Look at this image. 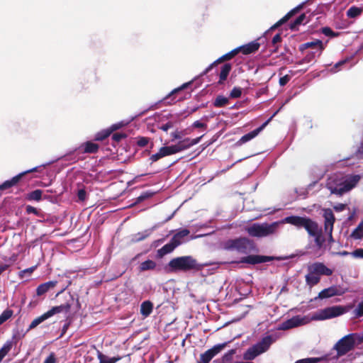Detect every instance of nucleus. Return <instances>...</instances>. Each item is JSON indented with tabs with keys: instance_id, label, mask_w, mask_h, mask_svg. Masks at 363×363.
<instances>
[{
	"instance_id": "obj_1",
	"label": "nucleus",
	"mask_w": 363,
	"mask_h": 363,
	"mask_svg": "<svg viewBox=\"0 0 363 363\" xmlns=\"http://www.w3.org/2000/svg\"><path fill=\"white\" fill-rule=\"evenodd\" d=\"M284 223H289L298 228H303L308 235L314 238L315 246L318 249L323 247L325 240L323 236L322 228L315 221L308 217L291 216L272 223H255L247 227L245 230L251 237L264 238L275 234L279 225Z\"/></svg>"
},
{
	"instance_id": "obj_2",
	"label": "nucleus",
	"mask_w": 363,
	"mask_h": 363,
	"mask_svg": "<svg viewBox=\"0 0 363 363\" xmlns=\"http://www.w3.org/2000/svg\"><path fill=\"white\" fill-rule=\"evenodd\" d=\"M360 179L359 174L344 177L341 174H334L328 178L326 187L331 194L342 196L352 189Z\"/></svg>"
},
{
	"instance_id": "obj_3",
	"label": "nucleus",
	"mask_w": 363,
	"mask_h": 363,
	"mask_svg": "<svg viewBox=\"0 0 363 363\" xmlns=\"http://www.w3.org/2000/svg\"><path fill=\"white\" fill-rule=\"evenodd\" d=\"M203 264L191 255L177 257L172 259L165 267L168 273L190 272L200 271Z\"/></svg>"
},
{
	"instance_id": "obj_4",
	"label": "nucleus",
	"mask_w": 363,
	"mask_h": 363,
	"mask_svg": "<svg viewBox=\"0 0 363 363\" xmlns=\"http://www.w3.org/2000/svg\"><path fill=\"white\" fill-rule=\"evenodd\" d=\"M223 248L227 251H236L243 255H249L257 251L255 242L247 238L227 240L223 242Z\"/></svg>"
},
{
	"instance_id": "obj_5",
	"label": "nucleus",
	"mask_w": 363,
	"mask_h": 363,
	"mask_svg": "<svg viewBox=\"0 0 363 363\" xmlns=\"http://www.w3.org/2000/svg\"><path fill=\"white\" fill-rule=\"evenodd\" d=\"M274 339L272 335L264 337L259 342L250 347L243 354V359L246 361H252L258 355L269 350Z\"/></svg>"
},
{
	"instance_id": "obj_6",
	"label": "nucleus",
	"mask_w": 363,
	"mask_h": 363,
	"mask_svg": "<svg viewBox=\"0 0 363 363\" xmlns=\"http://www.w3.org/2000/svg\"><path fill=\"white\" fill-rule=\"evenodd\" d=\"M357 333H350L342 337L334 346L337 354L342 356L352 350L357 342Z\"/></svg>"
},
{
	"instance_id": "obj_7",
	"label": "nucleus",
	"mask_w": 363,
	"mask_h": 363,
	"mask_svg": "<svg viewBox=\"0 0 363 363\" xmlns=\"http://www.w3.org/2000/svg\"><path fill=\"white\" fill-rule=\"evenodd\" d=\"M346 312L342 306H333L325 308L315 312L312 317L315 320H324L333 318L344 314Z\"/></svg>"
},
{
	"instance_id": "obj_8",
	"label": "nucleus",
	"mask_w": 363,
	"mask_h": 363,
	"mask_svg": "<svg viewBox=\"0 0 363 363\" xmlns=\"http://www.w3.org/2000/svg\"><path fill=\"white\" fill-rule=\"evenodd\" d=\"M228 342L215 345L211 348L201 354L198 363H209L211 359L220 352L228 345Z\"/></svg>"
},
{
	"instance_id": "obj_9",
	"label": "nucleus",
	"mask_w": 363,
	"mask_h": 363,
	"mask_svg": "<svg viewBox=\"0 0 363 363\" xmlns=\"http://www.w3.org/2000/svg\"><path fill=\"white\" fill-rule=\"evenodd\" d=\"M324 228L326 233L328 234L329 242H333L334 240L333 238V225L335 220V216L333 211L330 208L325 209L323 211Z\"/></svg>"
},
{
	"instance_id": "obj_10",
	"label": "nucleus",
	"mask_w": 363,
	"mask_h": 363,
	"mask_svg": "<svg viewBox=\"0 0 363 363\" xmlns=\"http://www.w3.org/2000/svg\"><path fill=\"white\" fill-rule=\"evenodd\" d=\"M201 137L190 139L189 138L180 140L176 145H170L171 150L173 154L182 152L189 147L198 144L201 140Z\"/></svg>"
},
{
	"instance_id": "obj_11",
	"label": "nucleus",
	"mask_w": 363,
	"mask_h": 363,
	"mask_svg": "<svg viewBox=\"0 0 363 363\" xmlns=\"http://www.w3.org/2000/svg\"><path fill=\"white\" fill-rule=\"evenodd\" d=\"M306 318L300 315H295L284 321L277 327L278 330H286L306 324Z\"/></svg>"
},
{
	"instance_id": "obj_12",
	"label": "nucleus",
	"mask_w": 363,
	"mask_h": 363,
	"mask_svg": "<svg viewBox=\"0 0 363 363\" xmlns=\"http://www.w3.org/2000/svg\"><path fill=\"white\" fill-rule=\"evenodd\" d=\"M38 167H35L30 169L26 170L13 177L11 179L4 181L2 184H0V191H4L6 189L14 186L19 182V181L23 176L28 173L36 172Z\"/></svg>"
},
{
	"instance_id": "obj_13",
	"label": "nucleus",
	"mask_w": 363,
	"mask_h": 363,
	"mask_svg": "<svg viewBox=\"0 0 363 363\" xmlns=\"http://www.w3.org/2000/svg\"><path fill=\"white\" fill-rule=\"evenodd\" d=\"M279 110L277 111L271 118H269L264 123H263L259 127L242 136L241 138L238 140V144L242 145L255 138L265 128V126L268 124L271 119L279 112Z\"/></svg>"
},
{
	"instance_id": "obj_14",
	"label": "nucleus",
	"mask_w": 363,
	"mask_h": 363,
	"mask_svg": "<svg viewBox=\"0 0 363 363\" xmlns=\"http://www.w3.org/2000/svg\"><path fill=\"white\" fill-rule=\"evenodd\" d=\"M273 259L272 257L259 255H249L246 257H242L240 259L241 263H246L250 264H257L270 262Z\"/></svg>"
},
{
	"instance_id": "obj_15",
	"label": "nucleus",
	"mask_w": 363,
	"mask_h": 363,
	"mask_svg": "<svg viewBox=\"0 0 363 363\" xmlns=\"http://www.w3.org/2000/svg\"><path fill=\"white\" fill-rule=\"evenodd\" d=\"M308 270L309 272L313 273L319 277L320 275L330 276L333 274V271L321 262H315L308 266Z\"/></svg>"
},
{
	"instance_id": "obj_16",
	"label": "nucleus",
	"mask_w": 363,
	"mask_h": 363,
	"mask_svg": "<svg viewBox=\"0 0 363 363\" xmlns=\"http://www.w3.org/2000/svg\"><path fill=\"white\" fill-rule=\"evenodd\" d=\"M240 49H238V47L232 50L231 51L228 52V53L223 55L220 57H219L218 60L214 61L213 63H211L210 65H208L201 73V75H205L207 73H208L213 67L218 63L221 62L225 60H229L234 57L236 55H238L240 52Z\"/></svg>"
},
{
	"instance_id": "obj_17",
	"label": "nucleus",
	"mask_w": 363,
	"mask_h": 363,
	"mask_svg": "<svg viewBox=\"0 0 363 363\" xmlns=\"http://www.w3.org/2000/svg\"><path fill=\"white\" fill-rule=\"evenodd\" d=\"M113 124L108 126L107 128L102 129L95 133L94 140L96 142H104L109 137L113 140Z\"/></svg>"
},
{
	"instance_id": "obj_18",
	"label": "nucleus",
	"mask_w": 363,
	"mask_h": 363,
	"mask_svg": "<svg viewBox=\"0 0 363 363\" xmlns=\"http://www.w3.org/2000/svg\"><path fill=\"white\" fill-rule=\"evenodd\" d=\"M99 145L93 141H86L82 143L79 147V150L82 153L86 154H94L99 151Z\"/></svg>"
},
{
	"instance_id": "obj_19",
	"label": "nucleus",
	"mask_w": 363,
	"mask_h": 363,
	"mask_svg": "<svg viewBox=\"0 0 363 363\" xmlns=\"http://www.w3.org/2000/svg\"><path fill=\"white\" fill-rule=\"evenodd\" d=\"M337 295H340L338 289L336 286H330L327 289H324L320 292H319L318 296L314 298V301L318 299H325Z\"/></svg>"
},
{
	"instance_id": "obj_20",
	"label": "nucleus",
	"mask_w": 363,
	"mask_h": 363,
	"mask_svg": "<svg viewBox=\"0 0 363 363\" xmlns=\"http://www.w3.org/2000/svg\"><path fill=\"white\" fill-rule=\"evenodd\" d=\"M324 49L311 50L306 56L301 60L296 62L298 65H301L306 63H310L315 60V57H319Z\"/></svg>"
},
{
	"instance_id": "obj_21",
	"label": "nucleus",
	"mask_w": 363,
	"mask_h": 363,
	"mask_svg": "<svg viewBox=\"0 0 363 363\" xmlns=\"http://www.w3.org/2000/svg\"><path fill=\"white\" fill-rule=\"evenodd\" d=\"M57 283V281L52 280L40 284L36 289L37 296H40L44 295L50 289H53Z\"/></svg>"
},
{
	"instance_id": "obj_22",
	"label": "nucleus",
	"mask_w": 363,
	"mask_h": 363,
	"mask_svg": "<svg viewBox=\"0 0 363 363\" xmlns=\"http://www.w3.org/2000/svg\"><path fill=\"white\" fill-rule=\"evenodd\" d=\"M178 245L171 239L168 243L157 251V257L162 258L164 255L171 253Z\"/></svg>"
},
{
	"instance_id": "obj_23",
	"label": "nucleus",
	"mask_w": 363,
	"mask_h": 363,
	"mask_svg": "<svg viewBox=\"0 0 363 363\" xmlns=\"http://www.w3.org/2000/svg\"><path fill=\"white\" fill-rule=\"evenodd\" d=\"M71 308V305L69 303H65L64 304H61L60 306H56L52 307L49 311H47V313L49 318L53 316L55 314L65 313H67Z\"/></svg>"
},
{
	"instance_id": "obj_24",
	"label": "nucleus",
	"mask_w": 363,
	"mask_h": 363,
	"mask_svg": "<svg viewBox=\"0 0 363 363\" xmlns=\"http://www.w3.org/2000/svg\"><path fill=\"white\" fill-rule=\"evenodd\" d=\"M171 155H173V153L171 150L170 147L169 146H164V147H162L157 153L152 155L151 157H150V160L152 162H155L164 157Z\"/></svg>"
},
{
	"instance_id": "obj_25",
	"label": "nucleus",
	"mask_w": 363,
	"mask_h": 363,
	"mask_svg": "<svg viewBox=\"0 0 363 363\" xmlns=\"http://www.w3.org/2000/svg\"><path fill=\"white\" fill-rule=\"evenodd\" d=\"M311 48V50L325 49V46L320 40H315L311 42L303 43L299 46V50L303 52L305 50Z\"/></svg>"
},
{
	"instance_id": "obj_26",
	"label": "nucleus",
	"mask_w": 363,
	"mask_h": 363,
	"mask_svg": "<svg viewBox=\"0 0 363 363\" xmlns=\"http://www.w3.org/2000/svg\"><path fill=\"white\" fill-rule=\"evenodd\" d=\"M259 46L260 45L259 43L252 41L246 45L238 47V49H240V51L242 52L244 55H249L258 50Z\"/></svg>"
},
{
	"instance_id": "obj_27",
	"label": "nucleus",
	"mask_w": 363,
	"mask_h": 363,
	"mask_svg": "<svg viewBox=\"0 0 363 363\" xmlns=\"http://www.w3.org/2000/svg\"><path fill=\"white\" fill-rule=\"evenodd\" d=\"M153 304L150 301H145L140 305V314L143 318L148 317L152 312Z\"/></svg>"
},
{
	"instance_id": "obj_28",
	"label": "nucleus",
	"mask_w": 363,
	"mask_h": 363,
	"mask_svg": "<svg viewBox=\"0 0 363 363\" xmlns=\"http://www.w3.org/2000/svg\"><path fill=\"white\" fill-rule=\"evenodd\" d=\"M189 233L190 231L188 229H182L175 233L171 239L179 246L183 242L184 238Z\"/></svg>"
},
{
	"instance_id": "obj_29",
	"label": "nucleus",
	"mask_w": 363,
	"mask_h": 363,
	"mask_svg": "<svg viewBox=\"0 0 363 363\" xmlns=\"http://www.w3.org/2000/svg\"><path fill=\"white\" fill-rule=\"evenodd\" d=\"M231 69L232 65L230 63H225L221 67V70L219 74V84H222L223 82L227 79Z\"/></svg>"
},
{
	"instance_id": "obj_30",
	"label": "nucleus",
	"mask_w": 363,
	"mask_h": 363,
	"mask_svg": "<svg viewBox=\"0 0 363 363\" xmlns=\"http://www.w3.org/2000/svg\"><path fill=\"white\" fill-rule=\"evenodd\" d=\"M306 18L307 16L305 13L301 14L293 22L290 23V29L291 30H296L298 26L308 23V21H306Z\"/></svg>"
},
{
	"instance_id": "obj_31",
	"label": "nucleus",
	"mask_w": 363,
	"mask_h": 363,
	"mask_svg": "<svg viewBox=\"0 0 363 363\" xmlns=\"http://www.w3.org/2000/svg\"><path fill=\"white\" fill-rule=\"evenodd\" d=\"M350 238L354 240H361L363 238V221L360 222L350 234Z\"/></svg>"
},
{
	"instance_id": "obj_32",
	"label": "nucleus",
	"mask_w": 363,
	"mask_h": 363,
	"mask_svg": "<svg viewBox=\"0 0 363 363\" xmlns=\"http://www.w3.org/2000/svg\"><path fill=\"white\" fill-rule=\"evenodd\" d=\"M305 278L306 284L311 287L318 284L320 279L319 276L311 272L306 274Z\"/></svg>"
},
{
	"instance_id": "obj_33",
	"label": "nucleus",
	"mask_w": 363,
	"mask_h": 363,
	"mask_svg": "<svg viewBox=\"0 0 363 363\" xmlns=\"http://www.w3.org/2000/svg\"><path fill=\"white\" fill-rule=\"evenodd\" d=\"M152 233V230L147 229L132 235V241L139 242L147 238Z\"/></svg>"
},
{
	"instance_id": "obj_34",
	"label": "nucleus",
	"mask_w": 363,
	"mask_h": 363,
	"mask_svg": "<svg viewBox=\"0 0 363 363\" xmlns=\"http://www.w3.org/2000/svg\"><path fill=\"white\" fill-rule=\"evenodd\" d=\"M152 233V230L147 229L132 235V241L139 242L147 238Z\"/></svg>"
},
{
	"instance_id": "obj_35",
	"label": "nucleus",
	"mask_w": 363,
	"mask_h": 363,
	"mask_svg": "<svg viewBox=\"0 0 363 363\" xmlns=\"http://www.w3.org/2000/svg\"><path fill=\"white\" fill-rule=\"evenodd\" d=\"M48 318H49L47 312H45L43 315L35 318L30 324L28 330H30L35 328L38 325H40V323H42L43 321L46 320Z\"/></svg>"
},
{
	"instance_id": "obj_36",
	"label": "nucleus",
	"mask_w": 363,
	"mask_h": 363,
	"mask_svg": "<svg viewBox=\"0 0 363 363\" xmlns=\"http://www.w3.org/2000/svg\"><path fill=\"white\" fill-rule=\"evenodd\" d=\"M362 11V8L356 6H352L347 11V16L348 18H354L360 16Z\"/></svg>"
},
{
	"instance_id": "obj_37",
	"label": "nucleus",
	"mask_w": 363,
	"mask_h": 363,
	"mask_svg": "<svg viewBox=\"0 0 363 363\" xmlns=\"http://www.w3.org/2000/svg\"><path fill=\"white\" fill-rule=\"evenodd\" d=\"M156 267V263L151 260L147 259L145 262H143L140 265V269L141 271H146V270H150L154 269Z\"/></svg>"
},
{
	"instance_id": "obj_38",
	"label": "nucleus",
	"mask_w": 363,
	"mask_h": 363,
	"mask_svg": "<svg viewBox=\"0 0 363 363\" xmlns=\"http://www.w3.org/2000/svg\"><path fill=\"white\" fill-rule=\"evenodd\" d=\"M192 82H186V83H184L182 86H180L178 88H176L174 89H173L169 94H167L163 99V101H167L169 99H170V97L178 93L179 91H182V90H184V89L187 88L190 84H191Z\"/></svg>"
},
{
	"instance_id": "obj_39",
	"label": "nucleus",
	"mask_w": 363,
	"mask_h": 363,
	"mask_svg": "<svg viewBox=\"0 0 363 363\" xmlns=\"http://www.w3.org/2000/svg\"><path fill=\"white\" fill-rule=\"evenodd\" d=\"M229 100L227 97H225L222 95L218 96L215 101H213V106L216 107H223L228 104Z\"/></svg>"
},
{
	"instance_id": "obj_40",
	"label": "nucleus",
	"mask_w": 363,
	"mask_h": 363,
	"mask_svg": "<svg viewBox=\"0 0 363 363\" xmlns=\"http://www.w3.org/2000/svg\"><path fill=\"white\" fill-rule=\"evenodd\" d=\"M42 194H43L42 190H40V189H35V190H34V191H31L30 193L28 194V199L29 200H33V201H39L41 200Z\"/></svg>"
},
{
	"instance_id": "obj_41",
	"label": "nucleus",
	"mask_w": 363,
	"mask_h": 363,
	"mask_svg": "<svg viewBox=\"0 0 363 363\" xmlns=\"http://www.w3.org/2000/svg\"><path fill=\"white\" fill-rule=\"evenodd\" d=\"M13 313V311L11 309L4 311L0 315V325L9 320L12 316Z\"/></svg>"
},
{
	"instance_id": "obj_42",
	"label": "nucleus",
	"mask_w": 363,
	"mask_h": 363,
	"mask_svg": "<svg viewBox=\"0 0 363 363\" xmlns=\"http://www.w3.org/2000/svg\"><path fill=\"white\" fill-rule=\"evenodd\" d=\"M134 117H131L130 118L123 120L120 122L115 123V131H117L121 128L128 125L130 122H132L134 120Z\"/></svg>"
},
{
	"instance_id": "obj_43",
	"label": "nucleus",
	"mask_w": 363,
	"mask_h": 363,
	"mask_svg": "<svg viewBox=\"0 0 363 363\" xmlns=\"http://www.w3.org/2000/svg\"><path fill=\"white\" fill-rule=\"evenodd\" d=\"M128 136V133L125 131L117 132L115 131V143H119L123 140H125Z\"/></svg>"
},
{
	"instance_id": "obj_44",
	"label": "nucleus",
	"mask_w": 363,
	"mask_h": 363,
	"mask_svg": "<svg viewBox=\"0 0 363 363\" xmlns=\"http://www.w3.org/2000/svg\"><path fill=\"white\" fill-rule=\"evenodd\" d=\"M235 352H236V350L232 349V350H230L226 353H225L222 357L223 362H230L233 359V357L235 354Z\"/></svg>"
},
{
	"instance_id": "obj_45",
	"label": "nucleus",
	"mask_w": 363,
	"mask_h": 363,
	"mask_svg": "<svg viewBox=\"0 0 363 363\" xmlns=\"http://www.w3.org/2000/svg\"><path fill=\"white\" fill-rule=\"evenodd\" d=\"M13 346V342L11 340H8L1 348L0 352L3 353V354L6 355L11 350Z\"/></svg>"
},
{
	"instance_id": "obj_46",
	"label": "nucleus",
	"mask_w": 363,
	"mask_h": 363,
	"mask_svg": "<svg viewBox=\"0 0 363 363\" xmlns=\"http://www.w3.org/2000/svg\"><path fill=\"white\" fill-rule=\"evenodd\" d=\"M281 41V36L280 33L276 34L272 40V45L274 47L273 52H277L278 50L277 43H280Z\"/></svg>"
},
{
	"instance_id": "obj_47",
	"label": "nucleus",
	"mask_w": 363,
	"mask_h": 363,
	"mask_svg": "<svg viewBox=\"0 0 363 363\" xmlns=\"http://www.w3.org/2000/svg\"><path fill=\"white\" fill-rule=\"evenodd\" d=\"M354 314L357 318H360L363 316V300L360 301L357 306L356 308L354 311Z\"/></svg>"
},
{
	"instance_id": "obj_48",
	"label": "nucleus",
	"mask_w": 363,
	"mask_h": 363,
	"mask_svg": "<svg viewBox=\"0 0 363 363\" xmlns=\"http://www.w3.org/2000/svg\"><path fill=\"white\" fill-rule=\"evenodd\" d=\"M152 195H153V193L151 191L143 192L136 199V203L142 202V201L152 197Z\"/></svg>"
},
{
	"instance_id": "obj_49",
	"label": "nucleus",
	"mask_w": 363,
	"mask_h": 363,
	"mask_svg": "<svg viewBox=\"0 0 363 363\" xmlns=\"http://www.w3.org/2000/svg\"><path fill=\"white\" fill-rule=\"evenodd\" d=\"M242 94V89L240 87L235 86L230 93V97L232 99H237L240 97Z\"/></svg>"
},
{
	"instance_id": "obj_50",
	"label": "nucleus",
	"mask_w": 363,
	"mask_h": 363,
	"mask_svg": "<svg viewBox=\"0 0 363 363\" xmlns=\"http://www.w3.org/2000/svg\"><path fill=\"white\" fill-rule=\"evenodd\" d=\"M320 358L318 357H308L297 360L295 363H318Z\"/></svg>"
},
{
	"instance_id": "obj_51",
	"label": "nucleus",
	"mask_w": 363,
	"mask_h": 363,
	"mask_svg": "<svg viewBox=\"0 0 363 363\" xmlns=\"http://www.w3.org/2000/svg\"><path fill=\"white\" fill-rule=\"evenodd\" d=\"M149 143V138L147 137H138L137 138V145L140 147H144Z\"/></svg>"
},
{
	"instance_id": "obj_52",
	"label": "nucleus",
	"mask_w": 363,
	"mask_h": 363,
	"mask_svg": "<svg viewBox=\"0 0 363 363\" xmlns=\"http://www.w3.org/2000/svg\"><path fill=\"white\" fill-rule=\"evenodd\" d=\"M350 255L354 258L363 259V248H357L351 252Z\"/></svg>"
},
{
	"instance_id": "obj_53",
	"label": "nucleus",
	"mask_w": 363,
	"mask_h": 363,
	"mask_svg": "<svg viewBox=\"0 0 363 363\" xmlns=\"http://www.w3.org/2000/svg\"><path fill=\"white\" fill-rule=\"evenodd\" d=\"M322 33L326 36L335 37L337 35V34L335 33L329 27L322 28Z\"/></svg>"
},
{
	"instance_id": "obj_54",
	"label": "nucleus",
	"mask_w": 363,
	"mask_h": 363,
	"mask_svg": "<svg viewBox=\"0 0 363 363\" xmlns=\"http://www.w3.org/2000/svg\"><path fill=\"white\" fill-rule=\"evenodd\" d=\"M79 201H84L86 199V192L84 189H80L77 191Z\"/></svg>"
},
{
	"instance_id": "obj_55",
	"label": "nucleus",
	"mask_w": 363,
	"mask_h": 363,
	"mask_svg": "<svg viewBox=\"0 0 363 363\" xmlns=\"http://www.w3.org/2000/svg\"><path fill=\"white\" fill-rule=\"evenodd\" d=\"M284 20V17L281 18L279 21H277L274 25H273L268 30L266 31L265 34H267L268 33H269L271 30H273L276 28H277L278 27H279L280 26L283 25L284 23H285L286 22H287L286 21H283Z\"/></svg>"
},
{
	"instance_id": "obj_56",
	"label": "nucleus",
	"mask_w": 363,
	"mask_h": 363,
	"mask_svg": "<svg viewBox=\"0 0 363 363\" xmlns=\"http://www.w3.org/2000/svg\"><path fill=\"white\" fill-rule=\"evenodd\" d=\"M171 135L172 137V141H174L175 140H181L184 135L182 131L176 130L171 133Z\"/></svg>"
},
{
	"instance_id": "obj_57",
	"label": "nucleus",
	"mask_w": 363,
	"mask_h": 363,
	"mask_svg": "<svg viewBox=\"0 0 363 363\" xmlns=\"http://www.w3.org/2000/svg\"><path fill=\"white\" fill-rule=\"evenodd\" d=\"M174 125V122L170 121L164 124L161 125L159 128L163 131L167 132L169 128H173Z\"/></svg>"
},
{
	"instance_id": "obj_58",
	"label": "nucleus",
	"mask_w": 363,
	"mask_h": 363,
	"mask_svg": "<svg viewBox=\"0 0 363 363\" xmlns=\"http://www.w3.org/2000/svg\"><path fill=\"white\" fill-rule=\"evenodd\" d=\"M291 79V77L288 74H286L281 77H280L279 83L281 86H285Z\"/></svg>"
},
{
	"instance_id": "obj_59",
	"label": "nucleus",
	"mask_w": 363,
	"mask_h": 363,
	"mask_svg": "<svg viewBox=\"0 0 363 363\" xmlns=\"http://www.w3.org/2000/svg\"><path fill=\"white\" fill-rule=\"evenodd\" d=\"M36 267H37V266H33L31 267H29V268H27V269H25L19 272V277H23V275L24 274H32L34 272V270L36 269Z\"/></svg>"
},
{
	"instance_id": "obj_60",
	"label": "nucleus",
	"mask_w": 363,
	"mask_h": 363,
	"mask_svg": "<svg viewBox=\"0 0 363 363\" xmlns=\"http://www.w3.org/2000/svg\"><path fill=\"white\" fill-rule=\"evenodd\" d=\"M43 363H56L55 354L53 352L50 353L44 360Z\"/></svg>"
},
{
	"instance_id": "obj_61",
	"label": "nucleus",
	"mask_w": 363,
	"mask_h": 363,
	"mask_svg": "<svg viewBox=\"0 0 363 363\" xmlns=\"http://www.w3.org/2000/svg\"><path fill=\"white\" fill-rule=\"evenodd\" d=\"M26 213H33L38 216L40 215L39 211L36 208L31 206H26Z\"/></svg>"
},
{
	"instance_id": "obj_62",
	"label": "nucleus",
	"mask_w": 363,
	"mask_h": 363,
	"mask_svg": "<svg viewBox=\"0 0 363 363\" xmlns=\"http://www.w3.org/2000/svg\"><path fill=\"white\" fill-rule=\"evenodd\" d=\"M192 127L196 128H206L207 125L206 123H203L201 122L200 121H196L192 124Z\"/></svg>"
},
{
	"instance_id": "obj_63",
	"label": "nucleus",
	"mask_w": 363,
	"mask_h": 363,
	"mask_svg": "<svg viewBox=\"0 0 363 363\" xmlns=\"http://www.w3.org/2000/svg\"><path fill=\"white\" fill-rule=\"evenodd\" d=\"M352 59V57H350V58H346L345 60H340L339 62H337V63L335 64V68H337L338 69V68L345 65L346 62H349L350 60Z\"/></svg>"
},
{
	"instance_id": "obj_64",
	"label": "nucleus",
	"mask_w": 363,
	"mask_h": 363,
	"mask_svg": "<svg viewBox=\"0 0 363 363\" xmlns=\"http://www.w3.org/2000/svg\"><path fill=\"white\" fill-rule=\"evenodd\" d=\"M345 207H346L345 204L339 203V204H337V205L334 206V209L337 212H340V211H344L345 209Z\"/></svg>"
}]
</instances>
